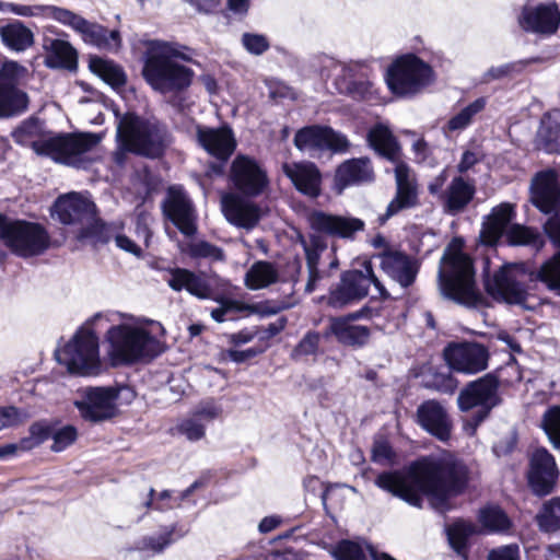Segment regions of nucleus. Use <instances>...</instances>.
Segmentation results:
<instances>
[{
	"label": "nucleus",
	"instance_id": "nucleus-1",
	"mask_svg": "<svg viewBox=\"0 0 560 560\" xmlns=\"http://www.w3.org/2000/svg\"><path fill=\"white\" fill-rule=\"evenodd\" d=\"M470 481L467 463L454 452L444 451L420 456L405 470L383 471L375 483L412 506L421 508L427 497L435 506L444 508L451 499L463 495Z\"/></svg>",
	"mask_w": 560,
	"mask_h": 560
},
{
	"label": "nucleus",
	"instance_id": "nucleus-2",
	"mask_svg": "<svg viewBox=\"0 0 560 560\" xmlns=\"http://www.w3.org/2000/svg\"><path fill=\"white\" fill-rule=\"evenodd\" d=\"M192 49L176 42L152 39L143 52L142 77L163 95H177L192 83L195 72L180 61H192Z\"/></svg>",
	"mask_w": 560,
	"mask_h": 560
},
{
	"label": "nucleus",
	"instance_id": "nucleus-3",
	"mask_svg": "<svg viewBox=\"0 0 560 560\" xmlns=\"http://www.w3.org/2000/svg\"><path fill=\"white\" fill-rule=\"evenodd\" d=\"M306 221L313 233H310L308 240L300 234L299 242L304 249L308 272L305 292L312 293L323 278L330 276L319 269L320 257L328 248L325 237L353 240L358 232L364 231L365 223L359 218L332 214L317 209L307 213Z\"/></svg>",
	"mask_w": 560,
	"mask_h": 560
},
{
	"label": "nucleus",
	"instance_id": "nucleus-4",
	"mask_svg": "<svg viewBox=\"0 0 560 560\" xmlns=\"http://www.w3.org/2000/svg\"><path fill=\"white\" fill-rule=\"evenodd\" d=\"M106 338L110 365L114 368L149 362L165 350L164 343L143 327L114 325L107 330Z\"/></svg>",
	"mask_w": 560,
	"mask_h": 560
},
{
	"label": "nucleus",
	"instance_id": "nucleus-5",
	"mask_svg": "<svg viewBox=\"0 0 560 560\" xmlns=\"http://www.w3.org/2000/svg\"><path fill=\"white\" fill-rule=\"evenodd\" d=\"M371 284L377 290L382 301L392 299L376 276L372 260L364 259L360 269L351 268L341 271L339 280L329 287L325 295L320 296V302L329 308L343 310L364 300L369 295Z\"/></svg>",
	"mask_w": 560,
	"mask_h": 560
},
{
	"label": "nucleus",
	"instance_id": "nucleus-6",
	"mask_svg": "<svg viewBox=\"0 0 560 560\" xmlns=\"http://www.w3.org/2000/svg\"><path fill=\"white\" fill-rule=\"evenodd\" d=\"M100 141L101 137L93 132H61L33 141L31 149L57 164L86 170L94 162L86 154Z\"/></svg>",
	"mask_w": 560,
	"mask_h": 560
},
{
	"label": "nucleus",
	"instance_id": "nucleus-7",
	"mask_svg": "<svg viewBox=\"0 0 560 560\" xmlns=\"http://www.w3.org/2000/svg\"><path fill=\"white\" fill-rule=\"evenodd\" d=\"M0 241L12 254L22 258L39 256L50 247V235L43 224L11 219L2 212H0Z\"/></svg>",
	"mask_w": 560,
	"mask_h": 560
},
{
	"label": "nucleus",
	"instance_id": "nucleus-8",
	"mask_svg": "<svg viewBox=\"0 0 560 560\" xmlns=\"http://www.w3.org/2000/svg\"><path fill=\"white\" fill-rule=\"evenodd\" d=\"M57 360L67 368L71 375H98L102 371V363L96 332L91 328H79L57 353Z\"/></svg>",
	"mask_w": 560,
	"mask_h": 560
},
{
	"label": "nucleus",
	"instance_id": "nucleus-9",
	"mask_svg": "<svg viewBox=\"0 0 560 560\" xmlns=\"http://www.w3.org/2000/svg\"><path fill=\"white\" fill-rule=\"evenodd\" d=\"M453 260V265H446V268L439 272L442 295L466 307L485 305L486 300L476 285L474 264L467 265L464 257H456Z\"/></svg>",
	"mask_w": 560,
	"mask_h": 560
},
{
	"label": "nucleus",
	"instance_id": "nucleus-10",
	"mask_svg": "<svg viewBox=\"0 0 560 560\" xmlns=\"http://www.w3.org/2000/svg\"><path fill=\"white\" fill-rule=\"evenodd\" d=\"M433 81L432 68L416 55L397 58L386 70L385 82L393 95L410 97Z\"/></svg>",
	"mask_w": 560,
	"mask_h": 560
},
{
	"label": "nucleus",
	"instance_id": "nucleus-11",
	"mask_svg": "<svg viewBox=\"0 0 560 560\" xmlns=\"http://www.w3.org/2000/svg\"><path fill=\"white\" fill-rule=\"evenodd\" d=\"M532 269L525 262L505 264L483 280L486 292L497 302L523 304L528 299L527 285L518 279Z\"/></svg>",
	"mask_w": 560,
	"mask_h": 560
},
{
	"label": "nucleus",
	"instance_id": "nucleus-12",
	"mask_svg": "<svg viewBox=\"0 0 560 560\" xmlns=\"http://www.w3.org/2000/svg\"><path fill=\"white\" fill-rule=\"evenodd\" d=\"M334 70V85L340 94L358 102L381 100L377 88L369 78L371 68L366 61L338 62Z\"/></svg>",
	"mask_w": 560,
	"mask_h": 560
},
{
	"label": "nucleus",
	"instance_id": "nucleus-13",
	"mask_svg": "<svg viewBox=\"0 0 560 560\" xmlns=\"http://www.w3.org/2000/svg\"><path fill=\"white\" fill-rule=\"evenodd\" d=\"M229 182L235 194L255 198L265 192L269 186L267 171L253 156L237 154L230 165Z\"/></svg>",
	"mask_w": 560,
	"mask_h": 560
},
{
	"label": "nucleus",
	"instance_id": "nucleus-14",
	"mask_svg": "<svg viewBox=\"0 0 560 560\" xmlns=\"http://www.w3.org/2000/svg\"><path fill=\"white\" fill-rule=\"evenodd\" d=\"M120 388L116 386L86 387L81 399L74 401L81 418L91 423H100L118 415L117 400Z\"/></svg>",
	"mask_w": 560,
	"mask_h": 560
},
{
	"label": "nucleus",
	"instance_id": "nucleus-15",
	"mask_svg": "<svg viewBox=\"0 0 560 560\" xmlns=\"http://www.w3.org/2000/svg\"><path fill=\"white\" fill-rule=\"evenodd\" d=\"M443 357L452 371L476 374L488 368V349L475 341L450 342L443 350Z\"/></svg>",
	"mask_w": 560,
	"mask_h": 560
},
{
	"label": "nucleus",
	"instance_id": "nucleus-16",
	"mask_svg": "<svg viewBox=\"0 0 560 560\" xmlns=\"http://www.w3.org/2000/svg\"><path fill=\"white\" fill-rule=\"evenodd\" d=\"M162 212L178 231L192 236L197 232V212L192 200L182 186H171L162 202Z\"/></svg>",
	"mask_w": 560,
	"mask_h": 560
},
{
	"label": "nucleus",
	"instance_id": "nucleus-17",
	"mask_svg": "<svg viewBox=\"0 0 560 560\" xmlns=\"http://www.w3.org/2000/svg\"><path fill=\"white\" fill-rule=\"evenodd\" d=\"M500 380L493 372L468 382L460 390L457 405L460 411H469L477 406L497 407L501 402Z\"/></svg>",
	"mask_w": 560,
	"mask_h": 560
},
{
	"label": "nucleus",
	"instance_id": "nucleus-18",
	"mask_svg": "<svg viewBox=\"0 0 560 560\" xmlns=\"http://www.w3.org/2000/svg\"><path fill=\"white\" fill-rule=\"evenodd\" d=\"M518 24L526 33L551 36L560 27V9L556 1L525 5L518 16Z\"/></svg>",
	"mask_w": 560,
	"mask_h": 560
},
{
	"label": "nucleus",
	"instance_id": "nucleus-19",
	"mask_svg": "<svg viewBox=\"0 0 560 560\" xmlns=\"http://www.w3.org/2000/svg\"><path fill=\"white\" fill-rule=\"evenodd\" d=\"M558 479L555 457L545 447L536 448L529 458L527 482L532 491L545 497L552 492Z\"/></svg>",
	"mask_w": 560,
	"mask_h": 560
},
{
	"label": "nucleus",
	"instance_id": "nucleus-20",
	"mask_svg": "<svg viewBox=\"0 0 560 560\" xmlns=\"http://www.w3.org/2000/svg\"><path fill=\"white\" fill-rule=\"evenodd\" d=\"M416 423L439 441L446 442L451 438L452 418L445 407L435 399H427L418 406Z\"/></svg>",
	"mask_w": 560,
	"mask_h": 560
},
{
	"label": "nucleus",
	"instance_id": "nucleus-21",
	"mask_svg": "<svg viewBox=\"0 0 560 560\" xmlns=\"http://www.w3.org/2000/svg\"><path fill=\"white\" fill-rule=\"evenodd\" d=\"M96 205L80 192L60 195L54 202L51 215L63 225L83 224L89 217L96 214Z\"/></svg>",
	"mask_w": 560,
	"mask_h": 560
},
{
	"label": "nucleus",
	"instance_id": "nucleus-22",
	"mask_svg": "<svg viewBox=\"0 0 560 560\" xmlns=\"http://www.w3.org/2000/svg\"><path fill=\"white\" fill-rule=\"evenodd\" d=\"M284 175L301 195L311 199L318 198L323 192V176L318 166L311 161L284 163Z\"/></svg>",
	"mask_w": 560,
	"mask_h": 560
},
{
	"label": "nucleus",
	"instance_id": "nucleus-23",
	"mask_svg": "<svg viewBox=\"0 0 560 560\" xmlns=\"http://www.w3.org/2000/svg\"><path fill=\"white\" fill-rule=\"evenodd\" d=\"M323 337H334L336 341L352 349L364 348L371 339V329L363 325H353L346 316L330 317L328 325L323 331Z\"/></svg>",
	"mask_w": 560,
	"mask_h": 560
},
{
	"label": "nucleus",
	"instance_id": "nucleus-24",
	"mask_svg": "<svg viewBox=\"0 0 560 560\" xmlns=\"http://www.w3.org/2000/svg\"><path fill=\"white\" fill-rule=\"evenodd\" d=\"M378 257L382 270L402 288H409L415 283L419 265L413 257L405 252L390 248H386Z\"/></svg>",
	"mask_w": 560,
	"mask_h": 560
},
{
	"label": "nucleus",
	"instance_id": "nucleus-25",
	"mask_svg": "<svg viewBox=\"0 0 560 560\" xmlns=\"http://www.w3.org/2000/svg\"><path fill=\"white\" fill-rule=\"evenodd\" d=\"M240 194L229 192L222 197V212L236 228L252 230L260 220V208Z\"/></svg>",
	"mask_w": 560,
	"mask_h": 560
},
{
	"label": "nucleus",
	"instance_id": "nucleus-26",
	"mask_svg": "<svg viewBox=\"0 0 560 560\" xmlns=\"http://www.w3.org/2000/svg\"><path fill=\"white\" fill-rule=\"evenodd\" d=\"M26 69L16 61H5L0 68V105H28L21 85Z\"/></svg>",
	"mask_w": 560,
	"mask_h": 560
},
{
	"label": "nucleus",
	"instance_id": "nucleus-27",
	"mask_svg": "<svg viewBox=\"0 0 560 560\" xmlns=\"http://www.w3.org/2000/svg\"><path fill=\"white\" fill-rule=\"evenodd\" d=\"M515 215V208L509 202H502L493 207L482 222L479 234L480 243L488 247L497 246L500 238L506 235Z\"/></svg>",
	"mask_w": 560,
	"mask_h": 560
},
{
	"label": "nucleus",
	"instance_id": "nucleus-28",
	"mask_svg": "<svg viewBox=\"0 0 560 560\" xmlns=\"http://www.w3.org/2000/svg\"><path fill=\"white\" fill-rule=\"evenodd\" d=\"M475 194L476 186L474 180H467L463 176H455L446 189L440 194L439 200L444 212L456 215L468 207Z\"/></svg>",
	"mask_w": 560,
	"mask_h": 560
},
{
	"label": "nucleus",
	"instance_id": "nucleus-29",
	"mask_svg": "<svg viewBox=\"0 0 560 560\" xmlns=\"http://www.w3.org/2000/svg\"><path fill=\"white\" fill-rule=\"evenodd\" d=\"M170 278L166 280L168 287L175 291H187L192 296L200 300L212 298V288L203 275L180 267L170 268L167 270Z\"/></svg>",
	"mask_w": 560,
	"mask_h": 560
},
{
	"label": "nucleus",
	"instance_id": "nucleus-30",
	"mask_svg": "<svg viewBox=\"0 0 560 560\" xmlns=\"http://www.w3.org/2000/svg\"><path fill=\"white\" fill-rule=\"evenodd\" d=\"M45 66L49 69L74 71L78 68V51L68 42L52 36H44Z\"/></svg>",
	"mask_w": 560,
	"mask_h": 560
},
{
	"label": "nucleus",
	"instance_id": "nucleus-31",
	"mask_svg": "<svg viewBox=\"0 0 560 560\" xmlns=\"http://www.w3.org/2000/svg\"><path fill=\"white\" fill-rule=\"evenodd\" d=\"M128 148L136 154L159 159L165 153V132L156 125L148 122Z\"/></svg>",
	"mask_w": 560,
	"mask_h": 560
},
{
	"label": "nucleus",
	"instance_id": "nucleus-32",
	"mask_svg": "<svg viewBox=\"0 0 560 560\" xmlns=\"http://www.w3.org/2000/svg\"><path fill=\"white\" fill-rule=\"evenodd\" d=\"M198 141L210 155L223 161H229L236 147L232 135L220 129H199Z\"/></svg>",
	"mask_w": 560,
	"mask_h": 560
},
{
	"label": "nucleus",
	"instance_id": "nucleus-33",
	"mask_svg": "<svg viewBox=\"0 0 560 560\" xmlns=\"http://www.w3.org/2000/svg\"><path fill=\"white\" fill-rule=\"evenodd\" d=\"M78 32L84 43L98 49L116 51L121 45L120 33L117 30L108 31L103 25L83 20Z\"/></svg>",
	"mask_w": 560,
	"mask_h": 560
},
{
	"label": "nucleus",
	"instance_id": "nucleus-34",
	"mask_svg": "<svg viewBox=\"0 0 560 560\" xmlns=\"http://www.w3.org/2000/svg\"><path fill=\"white\" fill-rule=\"evenodd\" d=\"M366 140L369 145L386 160L397 162L400 159L399 142L387 126L376 124L369 130Z\"/></svg>",
	"mask_w": 560,
	"mask_h": 560
},
{
	"label": "nucleus",
	"instance_id": "nucleus-35",
	"mask_svg": "<svg viewBox=\"0 0 560 560\" xmlns=\"http://www.w3.org/2000/svg\"><path fill=\"white\" fill-rule=\"evenodd\" d=\"M373 178V168L368 158L347 160L336 171V180L342 187L371 182Z\"/></svg>",
	"mask_w": 560,
	"mask_h": 560
},
{
	"label": "nucleus",
	"instance_id": "nucleus-36",
	"mask_svg": "<svg viewBox=\"0 0 560 560\" xmlns=\"http://www.w3.org/2000/svg\"><path fill=\"white\" fill-rule=\"evenodd\" d=\"M0 37L7 48L16 52L25 51L34 44L33 32L19 20L0 27Z\"/></svg>",
	"mask_w": 560,
	"mask_h": 560
},
{
	"label": "nucleus",
	"instance_id": "nucleus-37",
	"mask_svg": "<svg viewBox=\"0 0 560 560\" xmlns=\"http://www.w3.org/2000/svg\"><path fill=\"white\" fill-rule=\"evenodd\" d=\"M478 534L477 526L469 521L456 520L446 527L447 541L451 548L462 557H467L470 538Z\"/></svg>",
	"mask_w": 560,
	"mask_h": 560
},
{
	"label": "nucleus",
	"instance_id": "nucleus-38",
	"mask_svg": "<svg viewBox=\"0 0 560 560\" xmlns=\"http://www.w3.org/2000/svg\"><path fill=\"white\" fill-rule=\"evenodd\" d=\"M89 68L115 90L126 84L127 77L124 69L112 60L92 56L90 57Z\"/></svg>",
	"mask_w": 560,
	"mask_h": 560
},
{
	"label": "nucleus",
	"instance_id": "nucleus-39",
	"mask_svg": "<svg viewBox=\"0 0 560 560\" xmlns=\"http://www.w3.org/2000/svg\"><path fill=\"white\" fill-rule=\"evenodd\" d=\"M279 280V272L270 261H255L245 275V285L250 290L267 288Z\"/></svg>",
	"mask_w": 560,
	"mask_h": 560
},
{
	"label": "nucleus",
	"instance_id": "nucleus-40",
	"mask_svg": "<svg viewBox=\"0 0 560 560\" xmlns=\"http://www.w3.org/2000/svg\"><path fill=\"white\" fill-rule=\"evenodd\" d=\"M477 518L486 533H504L513 525L506 512L499 505L481 508Z\"/></svg>",
	"mask_w": 560,
	"mask_h": 560
},
{
	"label": "nucleus",
	"instance_id": "nucleus-41",
	"mask_svg": "<svg viewBox=\"0 0 560 560\" xmlns=\"http://www.w3.org/2000/svg\"><path fill=\"white\" fill-rule=\"evenodd\" d=\"M558 108L547 112L542 115L538 138L541 148L547 153H557L560 150V124L553 119V113H558Z\"/></svg>",
	"mask_w": 560,
	"mask_h": 560
},
{
	"label": "nucleus",
	"instance_id": "nucleus-42",
	"mask_svg": "<svg viewBox=\"0 0 560 560\" xmlns=\"http://www.w3.org/2000/svg\"><path fill=\"white\" fill-rule=\"evenodd\" d=\"M107 108L114 113L116 119L118 120L117 133L127 144V147L140 133L142 128H144L149 122L148 120L142 119L140 116L132 112H127L122 114L120 112V107Z\"/></svg>",
	"mask_w": 560,
	"mask_h": 560
},
{
	"label": "nucleus",
	"instance_id": "nucleus-43",
	"mask_svg": "<svg viewBox=\"0 0 560 560\" xmlns=\"http://www.w3.org/2000/svg\"><path fill=\"white\" fill-rule=\"evenodd\" d=\"M84 223L86 224H81L82 226L75 235L79 242H90L93 245H97L107 244L110 241V229L97 213L93 217H89V220H85Z\"/></svg>",
	"mask_w": 560,
	"mask_h": 560
},
{
	"label": "nucleus",
	"instance_id": "nucleus-44",
	"mask_svg": "<svg viewBox=\"0 0 560 560\" xmlns=\"http://www.w3.org/2000/svg\"><path fill=\"white\" fill-rule=\"evenodd\" d=\"M209 300H213L220 305H224L228 315L247 312L248 314H259L261 316L273 315L277 308L270 306L269 301L248 304L240 300L226 298L224 295H213Z\"/></svg>",
	"mask_w": 560,
	"mask_h": 560
},
{
	"label": "nucleus",
	"instance_id": "nucleus-45",
	"mask_svg": "<svg viewBox=\"0 0 560 560\" xmlns=\"http://www.w3.org/2000/svg\"><path fill=\"white\" fill-rule=\"evenodd\" d=\"M505 240L511 246H532L540 249L545 245L542 236L536 229L521 224H511Z\"/></svg>",
	"mask_w": 560,
	"mask_h": 560
},
{
	"label": "nucleus",
	"instance_id": "nucleus-46",
	"mask_svg": "<svg viewBox=\"0 0 560 560\" xmlns=\"http://www.w3.org/2000/svg\"><path fill=\"white\" fill-rule=\"evenodd\" d=\"M55 419L34 421L28 428V435L20 440V450L31 451L52 439Z\"/></svg>",
	"mask_w": 560,
	"mask_h": 560
},
{
	"label": "nucleus",
	"instance_id": "nucleus-47",
	"mask_svg": "<svg viewBox=\"0 0 560 560\" xmlns=\"http://www.w3.org/2000/svg\"><path fill=\"white\" fill-rule=\"evenodd\" d=\"M528 279L546 283L550 289H560V252L546 260L538 270L532 269Z\"/></svg>",
	"mask_w": 560,
	"mask_h": 560
},
{
	"label": "nucleus",
	"instance_id": "nucleus-48",
	"mask_svg": "<svg viewBox=\"0 0 560 560\" xmlns=\"http://www.w3.org/2000/svg\"><path fill=\"white\" fill-rule=\"evenodd\" d=\"M265 86L268 96L277 104L305 102L302 94L293 86L278 79H266Z\"/></svg>",
	"mask_w": 560,
	"mask_h": 560
},
{
	"label": "nucleus",
	"instance_id": "nucleus-49",
	"mask_svg": "<svg viewBox=\"0 0 560 560\" xmlns=\"http://www.w3.org/2000/svg\"><path fill=\"white\" fill-rule=\"evenodd\" d=\"M418 203V192L415 185H397L396 195L388 203L385 218H390L404 209H409Z\"/></svg>",
	"mask_w": 560,
	"mask_h": 560
},
{
	"label": "nucleus",
	"instance_id": "nucleus-50",
	"mask_svg": "<svg viewBox=\"0 0 560 560\" xmlns=\"http://www.w3.org/2000/svg\"><path fill=\"white\" fill-rule=\"evenodd\" d=\"M324 127L307 126L296 131L294 136V145L304 151L306 149L323 150Z\"/></svg>",
	"mask_w": 560,
	"mask_h": 560
},
{
	"label": "nucleus",
	"instance_id": "nucleus-51",
	"mask_svg": "<svg viewBox=\"0 0 560 560\" xmlns=\"http://www.w3.org/2000/svg\"><path fill=\"white\" fill-rule=\"evenodd\" d=\"M534 61L535 59H524L508 62L497 67H491L483 73L482 82L488 83L493 80H500L504 78H510L513 74H518L525 69L526 66Z\"/></svg>",
	"mask_w": 560,
	"mask_h": 560
},
{
	"label": "nucleus",
	"instance_id": "nucleus-52",
	"mask_svg": "<svg viewBox=\"0 0 560 560\" xmlns=\"http://www.w3.org/2000/svg\"><path fill=\"white\" fill-rule=\"evenodd\" d=\"M60 420L55 419L51 451L59 453L72 445L78 439V429L72 424L59 427Z\"/></svg>",
	"mask_w": 560,
	"mask_h": 560
},
{
	"label": "nucleus",
	"instance_id": "nucleus-53",
	"mask_svg": "<svg viewBox=\"0 0 560 560\" xmlns=\"http://www.w3.org/2000/svg\"><path fill=\"white\" fill-rule=\"evenodd\" d=\"M331 556L335 560H368L361 545L349 539L338 541Z\"/></svg>",
	"mask_w": 560,
	"mask_h": 560
},
{
	"label": "nucleus",
	"instance_id": "nucleus-54",
	"mask_svg": "<svg viewBox=\"0 0 560 560\" xmlns=\"http://www.w3.org/2000/svg\"><path fill=\"white\" fill-rule=\"evenodd\" d=\"M428 377L425 387L443 394H453L458 386L457 378L451 372L434 371Z\"/></svg>",
	"mask_w": 560,
	"mask_h": 560
},
{
	"label": "nucleus",
	"instance_id": "nucleus-55",
	"mask_svg": "<svg viewBox=\"0 0 560 560\" xmlns=\"http://www.w3.org/2000/svg\"><path fill=\"white\" fill-rule=\"evenodd\" d=\"M542 429L555 446H560V406H552L542 416Z\"/></svg>",
	"mask_w": 560,
	"mask_h": 560
},
{
	"label": "nucleus",
	"instance_id": "nucleus-56",
	"mask_svg": "<svg viewBox=\"0 0 560 560\" xmlns=\"http://www.w3.org/2000/svg\"><path fill=\"white\" fill-rule=\"evenodd\" d=\"M188 254L191 258H209L213 261L224 259L223 249L207 241H198L188 246Z\"/></svg>",
	"mask_w": 560,
	"mask_h": 560
},
{
	"label": "nucleus",
	"instance_id": "nucleus-57",
	"mask_svg": "<svg viewBox=\"0 0 560 560\" xmlns=\"http://www.w3.org/2000/svg\"><path fill=\"white\" fill-rule=\"evenodd\" d=\"M539 523L547 530L560 529V498L553 499L544 505Z\"/></svg>",
	"mask_w": 560,
	"mask_h": 560
},
{
	"label": "nucleus",
	"instance_id": "nucleus-58",
	"mask_svg": "<svg viewBox=\"0 0 560 560\" xmlns=\"http://www.w3.org/2000/svg\"><path fill=\"white\" fill-rule=\"evenodd\" d=\"M349 147V140L345 135L335 131L330 127H324L323 150L326 149L335 153H343L348 151Z\"/></svg>",
	"mask_w": 560,
	"mask_h": 560
},
{
	"label": "nucleus",
	"instance_id": "nucleus-59",
	"mask_svg": "<svg viewBox=\"0 0 560 560\" xmlns=\"http://www.w3.org/2000/svg\"><path fill=\"white\" fill-rule=\"evenodd\" d=\"M320 341L319 332L315 330L307 331L304 337L299 341L292 351V357H304L315 354L318 350Z\"/></svg>",
	"mask_w": 560,
	"mask_h": 560
},
{
	"label": "nucleus",
	"instance_id": "nucleus-60",
	"mask_svg": "<svg viewBox=\"0 0 560 560\" xmlns=\"http://www.w3.org/2000/svg\"><path fill=\"white\" fill-rule=\"evenodd\" d=\"M45 10L48 11L49 15L54 20L58 21L61 24L72 27L77 32H78L82 21L84 20V18H82L81 15H78L68 9H63V8H59V7H55V5H48V7H44V11Z\"/></svg>",
	"mask_w": 560,
	"mask_h": 560
},
{
	"label": "nucleus",
	"instance_id": "nucleus-61",
	"mask_svg": "<svg viewBox=\"0 0 560 560\" xmlns=\"http://www.w3.org/2000/svg\"><path fill=\"white\" fill-rule=\"evenodd\" d=\"M175 525L172 526L168 530L158 535V536H145L142 538V547L143 549L151 550L155 553H160L164 551L166 547H168L173 541V535L175 533Z\"/></svg>",
	"mask_w": 560,
	"mask_h": 560
},
{
	"label": "nucleus",
	"instance_id": "nucleus-62",
	"mask_svg": "<svg viewBox=\"0 0 560 560\" xmlns=\"http://www.w3.org/2000/svg\"><path fill=\"white\" fill-rule=\"evenodd\" d=\"M242 45L249 54L255 56L262 55L270 47V43L265 35L255 33H244L242 35Z\"/></svg>",
	"mask_w": 560,
	"mask_h": 560
},
{
	"label": "nucleus",
	"instance_id": "nucleus-63",
	"mask_svg": "<svg viewBox=\"0 0 560 560\" xmlns=\"http://www.w3.org/2000/svg\"><path fill=\"white\" fill-rule=\"evenodd\" d=\"M483 107H463V109L447 121L450 131L463 130L470 125L472 117Z\"/></svg>",
	"mask_w": 560,
	"mask_h": 560
},
{
	"label": "nucleus",
	"instance_id": "nucleus-64",
	"mask_svg": "<svg viewBox=\"0 0 560 560\" xmlns=\"http://www.w3.org/2000/svg\"><path fill=\"white\" fill-rule=\"evenodd\" d=\"M488 560H521L520 547L510 544L494 548L489 551Z\"/></svg>",
	"mask_w": 560,
	"mask_h": 560
}]
</instances>
